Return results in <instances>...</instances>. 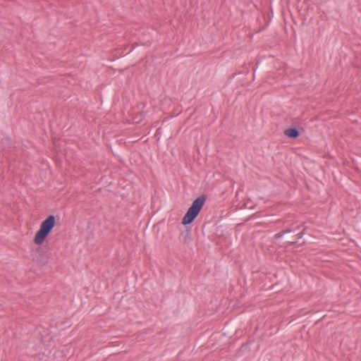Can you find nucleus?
I'll use <instances>...</instances> for the list:
<instances>
[{"label": "nucleus", "instance_id": "7ed1b4c3", "mask_svg": "<svg viewBox=\"0 0 361 361\" xmlns=\"http://www.w3.org/2000/svg\"><path fill=\"white\" fill-rule=\"evenodd\" d=\"M284 134L290 138H296L299 136L300 132L295 128H290L284 131Z\"/></svg>", "mask_w": 361, "mask_h": 361}, {"label": "nucleus", "instance_id": "f03ea898", "mask_svg": "<svg viewBox=\"0 0 361 361\" xmlns=\"http://www.w3.org/2000/svg\"><path fill=\"white\" fill-rule=\"evenodd\" d=\"M206 196L204 195H202L198 197L192 202L191 206L189 207L186 214L184 215L183 218V224H190L195 220V219L197 216L200 212L201 211L206 201Z\"/></svg>", "mask_w": 361, "mask_h": 361}, {"label": "nucleus", "instance_id": "39448f33", "mask_svg": "<svg viewBox=\"0 0 361 361\" xmlns=\"http://www.w3.org/2000/svg\"><path fill=\"white\" fill-rule=\"evenodd\" d=\"M304 233H305L304 231H301V232L298 233L296 235V238H295V239H296V240L300 239V238L303 236Z\"/></svg>", "mask_w": 361, "mask_h": 361}, {"label": "nucleus", "instance_id": "0eeeda50", "mask_svg": "<svg viewBox=\"0 0 361 361\" xmlns=\"http://www.w3.org/2000/svg\"><path fill=\"white\" fill-rule=\"evenodd\" d=\"M296 243V240L291 242V243Z\"/></svg>", "mask_w": 361, "mask_h": 361}, {"label": "nucleus", "instance_id": "f257e3e1", "mask_svg": "<svg viewBox=\"0 0 361 361\" xmlns=\"http://www.w3.org/2000/svg\"><path fill=\"white\" fill-rule=\"evenodd\" d=\"M55 216L54 215L48 216L40 224L39 231L35 234L34 242L39 245L43 243L48 235L55 226Z\"/></svg>", "mask_w": 361, "mask_h": 361}, {"label": "nucleus", "instance_id": "20e7f679", "mask_svg": "<svg viewBox=\"0 0 361 361\" xmlns=\"http://www.w3.org/2000/svg\"><path fill=\"white\" fill-rule=\"evenodd\" d=\"M293 230H290V229H286V230H284L281 232H279L278 233H276L275 235V237L277 238H282L286 233H291L293 232Z\"/></svg>", "mask_w": 361, "mask_h": 361}, {"label": "nucleus", "instance_id": "423d86ee", "mask_svg": "<svg viewBox=\"0 0 361 361\" xmlns=\"http://www.w3.org/2000/svg\"><path fill=\"white\" fill-rule=\"evenodd\" d=\"M190 238H190V233H188L186 234L185 237V240H186V239H189V240H190Z\"/></svg>", "mask_w": 361, "mask_h": 361}]
</instances>
